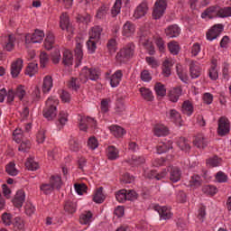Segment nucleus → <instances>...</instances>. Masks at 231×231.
Masks as SVG:
<instances>
[{
  "label": "nucleus",
  "mask_w": 231,
  "mask_h": 231,
  "mask_svg": "<svg viewBox=\"0 0 231 231\" xmlns=\"http://www.w3.org/2000/svg\"><path fill=\"white\" fill-rule=\"evenodd\" d=\"M176 69H177V75H178L179 79L182 82H187V80H189V75L187 74V69H184L183 66H181V64H177Z\"/></svg>",
  "instance_id": "473e14b6"
},
{
  "label": "nucleus",
  "mask_w": 231,
  "mask_h": 231,
  "mask_svg": "<svg viewBox=\"0 0 231 231\" xmlns=\"http://www.w3.org/2000/svg\"><path fill=\"white\" fill-rule=\"evenodd\" d=\"M60 26L61 30H66L69 35L73 34V27L71 26V23H69L68 14L63 13L60 16Z\"/></svg>",
  "instance_id": "ddd939ff"
},
{
  "label": "nucleus",
  "mask_w": 231,
  "mask_h": 231,
  "mask_svg": "<svg viewBox=\"0 0 231 231\" xmlns=\"http://www.w3.org/2000/svg\"><path fill=\"white\" fill-rule=\"evenodd\" d=\"M167 9V0H157L153 8L152 15L155 19H160Z\"/></svg>",
  "instance_id": "6e6552de"
},
{
  "label": "nucleus",
  "mask_w": 231,
  "mask_h": 231,
  "mask_svg": "<svg viewBox=\"0 0 231 231\" xmlns=\"http://www.w3.org/2000/svg\"><path fill=\"white\" fill-rule=\"evenodd\" d=\"M142 97L146 100V102H152L154 100V96L152 91L147 88H141L139 89Z\"/></svg>",
  "instance_id": "c85d7f7f"
},
{
  "label": "nucleus",
  "mask_w": 231,
  "mask_h": 231,
  "mask_svg": "<svg viewBox=\"0 0 231 231\" xmlns=\"http://www.w3.org/2000/svg\"><path fill=\"white\" fill-rule=\"evenodd\" d=\"M84 44V40L80 38L76 39V48L74 50L75 51V57H76V68H79L80 66V62L82 60V57L84 56V53L82 52V45Z\"/></svg>",
  "instance_id": "f8f14e48"
},
{
  "label": "nucleus",
  "mask_w": 231,
  "mask_h": 231,
  "mask_svg": "<svg viewBox=\"0 0 231 231\" xmlns=\"http://www.w3.org/2000/svg\"><path fill=\"white\" fill-rule=\"evenodd\" d=\"M169 149H172V142L168 141L167 143H161L157 146V153L163 154V152H167Z\"/></svg>",
  "instance_id": "79ce46f5"
},
{
  "label": "nucleus",
  "mask_w": 231,
  "mask_h": 231,
  "mask_svg": "<svg viewBox=\"0 0 231 231\" xmlns=\"http://www.w3.org/2000/svg\"><path fill=\"white\" fill-rule=\"evenodd\" d=\"M51 88H53V79L51 78V76H45L43 78V83L42 87L43 93L51 92Z\"/></svg>",
  "instance_id": "cd10ccee"
},
{
  "label": "nucleus",
  "mask_w": 231,
  "mask_h": 231,
  "mask_svg": "<svg viewBox=\"0 0 231 231\" xmlns=\"http://www.w3.org/2000/svg\"><path fill=\"white\" fill-rule=\"evenodd\" d=\"M100 79V70L97 69H88L84 67L81 69L79 78H71L68 83L70 89L77 91L80 88V84H86L88 80H98Z\"/></svg>",
  "instance_id": "f257e3e1"
},
{
  "label": "nucleus",
  "mask_w": 231,
  "mask_h": 231,
  "mask_svg": "<svg viewBox=\"0 0 231 231\" xmlns=\"http://www.w3.org/2000/svg\"><path fill=\"white\" fill-rule=\"evenodd\" d=\"M217 133L219 136H225L230 133V121L228 118L225 116L219 118Z\"/></svg>",
  "instance_id": "9b49d317"
},
{
  "label": "nucleus",
  "mask_w": 231,
  "mask_h": 231,
  "mask_svg": "<svg viewBox=\"0 0 231 231\" xmlns=\"http://www.w3.org/2000/svg\"><path fill=\"white\" fill-rule=\"evenodd\" d=\"M168 49L171 55H178L180 53V44L176 42H171L168 43Z\"/></svg>",
  "instance_id": "5fc2aeb1"
},
{
  "label": "nucleus",
  "mask_w": 231,
  "mask_h": 231,
  "mask_svg": "<svg viewBox=\"0 0 231 231\" xmlns=\"http://www.w3.org/2000/svg\"><path fill=\"white\" fill-rule=\"evenodd\" d=\"M109 130L113 136H115L116 138H122V136L125 134V130L122 128V126L111 125L109 127Z\"/></svg>",
  "instance_id": "72a5a7b5"
},
{
  "label": "nucleus",
  "mask_w": 231,
  "mask_h": 231,
  "mask_svg": "<svg viewBox=\"0 0 231 231\" xmlns=\"http://www.w3.org/2000/svg\"><path fill=\"white\" fill-rule=\"evenodd\" d=\"M203 192H205V194H209L210 196H214V194L217 193V188L212 185H208L203 188Z\"/></svg>",
  "instance_id": "338daca9"
},
{
  "label": "nucleus",
  "mask_w": 231,
  "mask_h": 231,
  "mask_svg": "<svg viewBox=\"0 0 231 231\" xmlns=\"http://www.w3.org/2000/svg\"><path fill=\"white\" fill-rule=\"evenodd\" d=\"M74 189L77 192V194H79V196H82L84 192H86V190H88V186H86V184L84 183H77L74 185Z\"/></svg>",
  "instance_id": "e2e57ef3"
},
{
  "label": "nucleus",
  "mask_w": 231,
  "mask_h": 231,
  "mask_svg": "<svg viewBox=\"0 0 231 231\" xmlns=\"http://www.w3.org/2000/svg\"><path fill=\"white\" fill-rule=\"evenodd\" d=\"M130 165L134 167H138V165H142V163H145V158L142 156H132V160L129 161Z\"/></svg>",
  "instance_id": "864d4df0"
},
{
  "label": "nucleus",
  "mask_w": 231,
  "mask_h": 231,
  "mask_svg": "<svg viewBox=\"0 0 231 231\" xmlns=\"http://www.w3.org/2000/svg\"><path fill=\"white\" fill-rule=\"evenodd\" d=\"M97 42H98V41H95L91 38H89L87 42V48L90 53H93L97 51Z\"/></svg>",
  "instance_id": "680f3d73"
},
{
  "label": "nucleus",
  "mask_w": 231,
  "mask_h": 231,
  "mask_svg": "<svg viewBox=\"0 0 231 231\" xmlns=\"http://www.w3.org/2000/svg\"><path fill=\"white\" fill-rule=\"evenodd\" d=\"M13 225L15 231H24V221L21 217H15Z\"/></svg>",
  "instance_id": "6e6d98bb"
},
{
  "label": "nucleus",
  "mask_w": 231,
  "mask_h": 231,
  "mask_svg": "<svg viewBox=\"0 0 231 231\" xmlns=\"http://www.w3.org/2000/svg\"><path fill=\"white\" fill-rule=\"evenodd\" d=\"M208 164L211 167H219V165H221V158L214 156L208 160Z\"/></svg>",
  "instance_id": "69168bd1"
},
{
  "label": "nucleus",
  "mask_w": 231,
  "mask_h": 231,
  "mask_svg": "<svg viewBox=\"0 0 231 231\" xmlns=\"http://www.w3.org/2000/svg\"><path fill=\"white\" fill-rule=\"evenodd\" d=\"M107 12H109V5L104 4L102 5L97 12L96 17L97 19H104L107 15Z\"/></svg>",
  "instance_id": "ea45409f"
},
{
  "label": "nucleus",
  "mask_w": 231,
  "mask_h": 231,
  "mask_svg": "<svg viewBox=\"0 0 231 231\" xmlns=\"http://www.w3.org/2000/svg\"><path fill=\"white\" fill-rule=\"evenodd\" d=\"M3 48L5 51H13L15 48V35L8 34L4 38Z\"/></svg>",
  "instance_id": "2eb2a0df"
},
{
  "label": "nucleus",
  "mask_w": 231,
  "mask_h": 231,
  "mask_svg": "<svg viewBox=\"0 0 231 231\" xmlns=\"http://www.w3.org/2000/svg\"><path fill=\"white\" fill-rule=\"evenodd\" d=\"M59 106V98L57 97H50L45 102L43 109V116L47 120H53L57 116V106Z\"/></svg>",
  "instance_id": "20e7f679"
},
{
  "label": "nucleus",
  "mask_w": 231,
  "mask_h": 231,
  "mask_svg": "<svg viewBox=\"0 0 231 231\" xmlns=\"http://www.w3.org/2000/svg\"><path fill=\"white\" fill-rule=\"evenodd\" d=\"M58 122H59L58 124L59 129H62V127L66 125V122H68V113L65 111L60 112Z\"/></svg>",
  "instance_id": "de8ad7c7"
},
{
  "label": "nucleus",
  "mask_w": 231,
  "mask_h": 231,
  "mask_svg": "<svg viewBox=\"0 0 231 231\" xmlns=\"http://www.w3.org/2000/svg\"><path fill=\"white\" fill-rule=\"evenodd\" d=\"M165 33L169 39H174L175 37H178L180 33H181V29L180 26H178V24H172L167 27Z\"/></svg>",
  "instance_id": "4be33fe9"
},
{
  "label": "nucleus",
  "mask_w": 231,
  "mask_h": 231,
  "mask_svg": "<svg viewBox=\"0 0 231 231\" xmlns=\"http://www.w3.org/2000/svg\"><path fill=\"white\" fill-rule=\"evenodd\" d=\"M64 210L67 214H75L77 212V203L72 200H66L64 204Z\"/></svg>",
  "instance_id": "e433bc0d"
},
{
  "label": "nucleus",
  "mask_w": 231,
  "mask_h": 231,
  "mask_svg": "<svg viewBox=\"0 0 231 231\" xmlns=\"http://www.w3.org/2000/svg\"><path fill=\"white\" fill-rule=\"evenodd\" d=\"M167 174H170L169 178L172 183H178V181L181 180V170L176 166H170L167 168V170L164 169L160 173H157L156 171H151L147 177L150 179L156 178L158 180H160L167 178Z\"/></svg>",
  "instance_id": "f03ea898"
},
{
  "label": "nucleus",
  "mask_w": 231,
  "mask_h": 231,
  "mask_svg": "<svg viewBox=\"0 0 231 231\" xmlns=\"http://www.w3.org/2000/svg\"><path fill=\"white\" fill-rule=\"evenodd\" d=\"M221 32H223V24H216V25H214L207 32V39H208V41H214V39H217V37H219V35H221Z\"/></svg>",
  "instance_id": "4468645a"
},
{
  "label": "nucleus",
  "mask_w": 231,
  "mask_h": 231,
  "mask_svg": "<svg viewBox=\"0 0 231 231\" xmlns=\"http://www.w3.org/2000/svg\"><path fill=\"white\" fill-rule=\"evenodd\" d=\"M39 71V65L37 62H31L28 64L26 69H25V75H28L29 77H33L35 73Z\"/></svg>",
  "instance_id": "58836bf2"
},
{
  "label": "nucleus",
  "mask_w": 231,
  "mask_h": 231,
  "mask_svg": "<svg viewBox=\"0 0 231 231\" xmlns=\"http://www.w3.org/2000/svg\"><path fill=\"white\" fill-rule=\"evenodd\" d=\"M104 188L100 187L97 189L93 196V201L95 203H104V199H106V196L104 195Z\"/></svg>",
  "instance_id": "a19ab883"
},
{
  "label": "nucleus",
  "mask_w": 231,
  "mask_h": 231,
  "mask_svg": "<svg viewBox=\"0 0 231 231\" xmlns=\"http://www.w3.org/2000/svg\"><path fill=\"white\" fill-rule=\"evenodd\" d=\"M101 35H102V27L94 26L91 28L89 32V39L99 42Z\"/></svg>",
  "instance_id": "2f4dec72"
},
{
  "label": "nucleus",
  "mask_w": 231,
  "mask_h": 231,
  "mask_svg": "<svg viewBox=\"0 0 231 231\" xmlns=\"http://www.w3.org/2000/svg\"><path fill=\"white\" fill-rule=\"evenodd\" d=\"M44 39V32L41 30H35L32 34H27L25 36V43L30 44H37L39 42H42Z\"/></svg>",
  "instance_id": "1a4fd4ad"
},
{
  "label": "nucleus",
  "mask_w": 231,
  "mask_h": 231,
  "mask_svg": "<svg viewBox=\"0 0 231 231\" xmlns=\"http://www.w3.org/2000/svg\"><path fill=\"white\" fill-rule=\"evenodd\" d=\"M169 118L171 120V122H174V124H180L181 122V115H180L176 109L170 110Z\"/></svg>",
  "instance_id": "a18cd8bd"
},
{
  "label": "nucleus",
  "mask_w": 231,
  "mask_h": 231,
  "mask_svg": "<svg viewBox=\"0 0 231 231\" xmlns=\"http://www.w3.org/2000/svg\"><path fill=\"white\" fill-rule=\"evenodd\" d=\"M116 199L119 203H124V201H127L126 189H120L116 193Z\"/></svg>",
  "instance_id": "13d9d810"
},
{
  "label": "nucleus",
  "mask_w": 231,
  "mask_h": 231,
  "mask_svg": "<svg viewBox=\"0 0 231 231\" xmlns=\"http://www.w3.org/2000/svg\"><path fill=\"white\" fill-rule=\"evenodd\" d=\"M231 7L221 8L219 6H211L206 9L205 13H202V19H214V17H230Z\"/></svg>",
  "instance_id": "7ed1b4c3"
},
{
  "label": "nucleus",
  "mask_w": 231,
  "mask_h": 231,
  "mask_svg": "<svg viewBox=\"0 0 231 231\" xmlns=\"http://www.w3.org/2000/svg\"><path fill=\"white\" fill-rule=\"evenodd\" d=\"M51 59L53 64H59V62H60V51H59L58 49H55L51 53Z\"/></svg>",
  "instance_id": "052dcab7"
},
{
  "label": "nucleus",
  "mask_w": 231,
  "mask_h": 231,
  "mask_svg": "<svg viewBox=\"0 0 231 231\" xmlns=\"http://www.w3.org/2000/svg\"><path fill=\"white\" fill-rule=\"evenodd\" d=\"M25 167L28 171H37V169H39V162H35V159L31 157L25 162Z\"/></svg>",
  "instance_id": "09e8293b"
},
{
  "label": "nucleus",
  "mask_w": 231,
  "mask_h": 231,
  "mask_svg": "<svg viewBox=\"0 0 231 231\" xmlns=\"http://www.w3.org/2000/svg\"><path fill=\"white\" fill-rule=\"evenodd\" d=\"M154 210H156V212H158L161 219H171L172 217V212H171V208H167V207H161L158 205L154 206Z\"/></svg>",
  "instance_id": "dca6fc26"
},
{
  "label": "nucleus",
  "mask_w": 231,
  "mask_h": 231,
  "mask_svg": "<svg viewBox=\"0 0 231 231\" xmlns=\"http://www.w3.org/2000/svg\"><path fill=\"white\" fill-rule=\"evenodd\" d=\"M201 181L203 180H201V177L199 175H193L189 180V185L193 189H198V187L201 186Z\"/></svg>",
  "instance_id": "8fccbe9b"
},
{
  "label": "nucleus",
  "mask_w": 231,
  "mask_h": 231,
  "mask_svg": "<svg viewBox=\"0 0 231 231\" xmlns=\"http://www.w3.org/2000/svg\"><path fill=\"white\" fill-rule=\"evenodd\" d=\"M208 76L211 80H216L219 79V71L217 69V60H213L211 62V67L208 69Z\"/></svg>",
  "instance_id": "393cba45"
},
{
  "label": "nucleus",
  "mask_w": 231,
  "mask_h": 231,
  "mask_svg": "<svg viewBox=\"0 0 231 231\" xmlns=\"http://www.w3.org/2000/svg\"><path fill=\"white\" fill-rule=\"evenodd\" d=\"M88 127H97V121L91 117H81L79 121L80 131H88Z\"/></svg>",
  "instance_id": "f3484780"
},
{
  "label": "nucleus",
  "mask_w": 231,
  "mask_h": 231,
  "mask_svg": "<svg viewBox=\"0 0 231 231\" xmlns=\"http://www.w3.org/2000/svg\"><path fill=\"white\" fill-rule=\"evenodd\" d=\"M170 100L171 102H178L180 99V97H181V88H175L170 91Z\"/></svg>",
  "instance_id": "c03bdc74"
},
{
  "label": "nucleus",
  "mask_w": 231,
  "mask_h": 231,
  "mask_svg": "<svg viewBox=\"0 0 231 231\" xmlns=\"http://www.w3.org/2000/svg\"><path fill=\"white\" fill-rule=\"evenodd\" d=\"M148 10H149V7L147 6V3L142 2L136 7L134 13V17H135V19H140L141 17H143L147 14Z\"/></svg>",
  "instance_id": "b1692460"
},
{
  "label": "nucleus",
  "mask_w": 231,
  "mask_h": 231,
  "mask_svg": "<svg viewBox=\"0 0 231 231\" xmlns=\"http://www.w3.org/2000/svg\"><path fill=\"white\" fill-rule=\"evenodd\" d=\"M53 44H55V36H53L52 32H48L44 41L45 49L51 50Z\"/></svg>",
  "instance_id": "37998d69"
},
{
  "label": "nucleus",
  "mask_w": 231,
  "mask_h": 231,
  "mask_svg": "<svg viewBox=\"0 0 231 231\" xmlns=\"http://www.w3.org/2000/svg\"><path fill=\"white\" fill-rule=\"evenodd\" d=\"M62 187V179L59 175H53L50 179V183H42L40 186V190L43 192V194H51L55 189H59Z\"/></svg>",
  "instance_id": "39448f33"
},
{
  "label": "nucleus",
  "mask_w": 231,
  "mask_h": 231,
  "mask_svg": "<svg viewBox=\"0 0 231 231\" xmlns=\"http://www.w3.org/2000/svg\"><path fill=\"white\" fill-rule=\"evenodd\" d=\"M14 95L18 100H23L24 98V95H26V90H24V87L20 86L16 88V91H14Z\"/></svg>",
  "instance_id": "0e129e2a"
},
{
  "label": "nucleus",
  "mask_w": 231,
  "mask_h": 231,
  "mask_svg": "<svg viewBox=\"0 0 231 231\" xmlns=\"http://www.w3.org/2000/svg\"><path fill=\"white\" fill-rule=\"evenodd\" d=\"M25 199H26V194L24 193V190L19 189L16 192L14 199H13V203L14 207H16V208H21Z\"/></svg>",
  "instance_id": "aec40b11"
},
{
  "label": "nucleus",
  "mask_w": 231,
  "mask_h": 231,
  "mask_svg": "<svg viewBox=\"0 0 231 231\" xmlns=\"http://www.w3.org/2000/svg\"><path fill=\"white\" fill-rule=\"evenodd\" d=\"M189 73L191 79H198V77L201 75V67H199V63L192 61L189 65Z\"/></svg>",
  "instance_id": "a878e982"
},
{
  "label": "nucleus",
  "mask_w": 231,
  "mask_h": 231,
  "mask_svg": "<svg viewBox=\"0 0 231 231\" xmlns=\"http://www.w3.org/2000/svg\"><path fill=\"white\" fill-rule=\"evenodd\" d=\"M133 55H134V44L128 43L119 51L116 57L122 61V59H132Z\"/></svg>",
  "instance_id": "9d476101"
},
{
  "label": "nucleus",
  "mask_w": 231,
  "mask_h": 231,
  "mask_svg": "<svg viewBox=\"0 0 231 231\" xmlns=\"http://www.w3.org/2000/svg\"><path fill=\"white\" fill-rule=\"evenodd\" d=\"M23 70V60L21 59H17L11 65V75L14 79L19 77V74Z\"/></svg>",
  "instance_id": "412c9836"
},
{
  "label": "nucleus",
  "mask_w": 231,
  "mask_h": 231,
  "mask_svg": "<svg viewBox=\"0 0 231 231\" xmlns=\"http://www.w3.org/2000/svg\"><path fill=\"white\" fill-rule=\"evenodd\" d=\"M216 180L218 183H226L228 181V175L223 171H218L216 174Z\"/></svg>",
  "instance_id": "bf43d9fd"
},
{
  "label": "nucleus",
  "mask_w": 231,
  "mask_h": 231,
  "mask_svg": "<svg viewBox=\"0 0 231 231\" xmlns=\"http://www.w3.org/2000/svg\"><path fill=\"white\" fill-rule=\"evenodd\" d=\"M193 145L198 149H205L208 145V140L205 138L203 134H199L193 140Z\"/></svg>",
  "instance_id": "5701e85b"
},
{
  "label": "nucleus",
  "mask_w": 231,
  "mask_h": 231,
  "mask_svg": "<svg viewBox=\"0 0 231 231\" xmlns=\"http://www.w3.org/2000/svg\"><path fill=\"white\" fill-rule=\"evenodd\" d=\"M154 90L158 97H165V95L167 94V89L165 88V86L160 82L155 84Z\"/></svg>",
  "instance_id": "49530a36"
},
{
  "label": "nucleus",
  "mask_w": 231,
  "mask_h": 231,
  "mask_svg": "<svg viewBox=\"0 0 231 231\" xmlns=\"http://www.w3.org/2000/svg\"><path fill=\"white\" fill-rule=\"evenodd\" d=\"M124 77V73L121 69L116 70L112 76L108 79L110 80L111 88H118L120 86V82H122V79Z\"/></svg>",
  "instance_id": "a211bd4d"
},
{
  "label": "nucleus",
  "mask_w": 231,
  "mask_h": 231,
  "mask_svg": "<svg viewBox=\"0 0 231 231\" xmlns=\"http://www.w3.org/2000/svg\"><path fill=\"white\" fill-rule=\"evenodd\" d=\"M5 171L9 176H17V174H19V171L15 168L14 162H9L5 167Z\"/></svg>",
  "instance_id": "3c124183"
},
{
  "label": "nucleus",
  "mask_w": 231,
  "mask_h": 231,
  "mask_svg": "<svg viewBox=\"0 0 231 231\" xmlns=\"http://www.w3.org/2000/svg\"><path fill=\"white\" fill-rule=\"evenodd\" d=\"M62 62L65 66H71L73 64V53L69 50L63 51Z\"/></svg>",
  "instance_id": "4c0bfd02"
},
{
  "label": "nucleus",
  "mask_w": 231,
  "mask_h": 231,
  "mask_svg": "<svg viewBox=\"0 0 231 231\" xmlns=\"http://www.w3.org/2000/svg\"><path fill=\"white\" fill-rule=\"evenodd\" d=\"M177 145L181 151L189 152L190 151V143L185 137H180L177 140Z\"/></svg>",
  "instance_id": "f704fd0d"
},
{
  "label": "nucleus",
  "mask_w": 231,
  "mask_h": 231,
  "mask_svg": "<svg viewBox=\"0 0 231 231\" xmlns=\"http://www.w3.org/2000/svg\"><path fill=\"white\" fill-rule=\"evenodd\" d=\"M93 221V214L91 211H85L79 217V222L81 225H89Z\"/></svg>",
  "instance_id": "c9c22d12"
},
{
  "label": "nucleus",
  "mask_w": 231,
  "mask_h": 231,
  "mask_svg": "<svg viewBox=\"0 0 231 231\" xmlns=\"http://www.w3.org/2000/svg\"><path fill=\"white\" fill-rule=\"evenodd\" d=\"M134 32H136V26L132 22L127 21L123 25L122 35L124 37H131L134 34Z\"/></svg>",
  "instance_id": "6ab92c4d"
},
{
  "label": "nucleus",
  "mask_w": 231,
  "mask_h": 231,
  "mask_svg": "<svg viewBox=\"0 0 231 231\" xmlns=\"http://www.w3.org/2000/svg\"><path fill=\"white\" fill-rule=\"evenodd\" d=\"M106 156L108 160H118L120 158V151L117 150L115 146L111 145L106 148Z\"/></svg>",
  "instance_id": "bb28decb"
},
{
  "label": "nucleus",
  "mask_w": 231,
  "mask_h": 231,
  "mask_svg": "<svg viewBox=\"0 0 231 231\" xmlns=\"http://www.w3.org/2000/svg\"><path fill=\"white\" fill-rule=\"evenodd\" d=\"M122 10V0H116L112 10H111V14L113 15V17H116V15H118V14H120V11Z\"/></svg>",
  "instance_id": "603ef678"
},
{
  "label": "nucleus",
  "mask_w": 231,
  "mask_h": 231,
  "mask_svg": "<svg viewBox=\"0 0 231 231\" xmlns=\"http://www.w3.org/2000/svg\"><path fill=\"white\" fill-rule=\"evenodd\" d=\"M88 146L92 151H95V149L98 147V141L97 140V138H95V136L88 138Z\"/></svg>",
  "instance_id": "774afa93"
},
{
  "label": "nucleus",
  "mask_w": 231,
  "mask_h": 231,
  "mask_svg": "<svg viewBox=\"0 0 231 231\" xmlns=\"http://www.w3.org/2000/svg\"><path fill=\"white\" fill-rule=\"evenodd\" d=\"M13 136L16 143H21L18 148V151H22L23 152H26V151H30V147L32 146V143L27 139H24V134H23V130L21 129L14 130L13 133Z\"/></svg>",
  "instance_id": "423d86ee"
},
{
  "label": "nucleus",
  "mask_w": 231,
  "mask_h": 231,
  "mask_svg": "<svg viewBox=\"0 0 231 231\" xmlns=\"http://www.w3.org/2000/svg\"><path fill=\"white\" fill-rule=\"evenodd\" d=\"M153 133L155 136H167L169 134V128L163 125H155Z\"/></svg>",
  "instance_id": "c756f323"
},
{
  "label": "nucleus",
  "mask_w": 231,
  "mask_h": 231,
  "mask_svg": "<svg viewBox=\"0 0 231 231\" xmlns=\"http://www.w3.org/2000/svg\"><path fill=\"white\" fill-rule=\"evenodd\" d=\"M140 44H142L149 52V55H154V46L152 42L147 36V32H143V29H140L139 32Z\"/></svg>",
  "instance_id": "0eeeda50"
},
{
  "label": "nucleus",
  "mask_w": 231,
  "mask_h": 231,
  "mask_svg": "<svg viewBox=\"0 0 231 231\" xmlns=\"http://www.w3.org/2000/svg\"><path fill=\"white\" fill-rule=\"evenodd\" d=\"M69 145L70 151H73L74 152H77L80 149V144H79V142L75 137H72L69 139Z\"/></svg>",
  "instance_id": "4d7b16f0"
},
{
  "label": "nucleus",
  "mask_w": 231,
  "mask_h": 231,
  "mask_svg": "<svg viewBox=\"0 0 231 231\" xmlns=\"http://www.w3.org/2000/svg\"><path fill=\"white\" fill-rule=\"evenodd\" d=\"M181 111L183 115H187V116H192V113H194V106L192 102L187 100L184 101L182 104Z\"/></svg>",
  "instance_id": "7c9ffc66"
}]
</instances>
